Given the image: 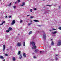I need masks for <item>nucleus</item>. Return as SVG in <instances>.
<instances>
[{"mask_svg":"<svg viewBox=\"0 0 61 61\" xmlns=\"http://www.w3.org/2000/svg\"><path fill=\"white\" fill-rule=\"evenodd\" d=\"M32 54H33V55L35 54V53H32Z\"/></svg>","mask_w":61,"mask_h":61,"instance_id":"obj_41","label":"nucleus"},{"mask_svg":"<svg viewBox=\"0 0 61 61\" xmlns=\"http://www.w3.org/2000/svg\"><path fill=\"white\" fill-rule=\"evenodd\" d=\"M21 51H19L18 52V55H21Z\"/></svg>","mask_w":61,"mask_h":61,"instance_id":"obj_13","label":"nucleus"},{"mask_svg":"<svg viewBox=\"0 0 61 61\" xmlns=\"http://www.w3.org/2000/svg\"><path fill=\"white\" fill-rule=\"evenodd\" d=\"M19 35V34H18V35Z\"/></svg>","mask_w":61,"mask_h":61,"instance_id":"obj_51","label":"nucleus"},{"mask_svg":"<svg viewBox=\"0 0 61 61\" xmlns=\"http://www.w3.org/2000/svg\"><path fill=\"white\" fill-rule=\"evenodd\" d=\"M32 34V31L30 32L29 33V35H30V34Z\"/></svg>","mask_w":61,"mask_h":61,"instance_id":"obj_19","label":"nucleus"},{"mask_svg":"<svg viewBox=\"0 0 61 61\" xmlns=\"http://www.w3.org/2000/svg\"><path fill=\"white\" fill-rule=\"evenodd\" d=\"M52 29L53 30H56L55 29Z\"/></svg>","mask_w":61,"mask_h":61,"instance_id":"obj_32","label":"nucleus"},{"mask_svg":"<svg viewBox=\"0 0 61 61\" xmlns=\"http://www.w3.org/2000/svg\"><path fill=\"white\" fill-rule=\"evenodd\" d=\"M23 46H25V42H23Z\"/></svg>","mask_w":61,"mask_h":61,"instance_id":"obj_21","label":"nucleus"},{"mask_svg":"<svg viewBox=\"0 0 61 61\" xmlns=\"http://www.w3.org/2000/svg\"><path fill=\"white\" fill-rule=\"evenodd\" d=\"M31 44H32L33 47H32V49H35L36 48V46H35V43L34 42H31Z\"/></svg>","mask_w":61,"mask_h":61,"instance_id":"obj_1","label":"nucleus"},{"mask_svg":"<svg viewBox=\"0 0 61 61\" xmlns=\"http://www.w3.org/2000/svg\"><path fill=\"white\" fill-rule=\"evenodd\" d=\"M12 29L10 27L8 30V31H12Z\"/></svg>","mask_w":61,"mask_h":61,"instance_id":"obj_8","label":"nucleus"},{"mask_svg":"<svg viewBox=\"0 0 61 61\" xmlns=\"http://www.w3.org/2000/svg\"><path fill=\"white\" fill-rule=\"evenodd\" d=\"M11 17H11V16H10L9 17V18H11Z\"/></svg>","mask_w":61,"mask_h":61,"instance_id":"obj_35","label":"nucleus"},{"mask_svg":"<svg viewBox=\"0 0 61 61\" xmlns=\"http://www.w3.org/2000/svg\"><path fill=\"white\" fill-rule=\"evenodd\" d=\"M46 6H50V5H47Z\"/></svg>","mask_w":61,"mask_h":61,"instance_id":"obj_36","label":"nucleus"},{"mask_svg":"<svg viewBox=\"0 0 61 61\" xmlns=\"http://www.w3.org/2000/svg\"><path fill=\"white\" fill-rule=\"evenodd\" d=\"M33 18V17L31 16L30 17V18L32 19Z\"/></svg>","mask_w":61,"mask_h":61,"instance_id":"obj_29","label":"nucleus"},{"mask_svg":"<svg viewBox=\"0 0 61 61\" xmlns=\"http://www.w3.org/2000/svg\"><path fill=\"white\" fill-rule=\"evenodd\" d=\"M13 8H14V9H15V8L16 7V6H13Z\"/></svg>","mask_w":61,"mask_h":61,"instance_id":"obj_25","label":"nucleus"},{"mask_svg":"<svg viewBox=\"0 0 61 61\" xmlns=\"http://www.w3.org/2000/svg\"><path fill=\"white\" fill-rule=\"evenodd\" d=\"M5 23V21H3L2 24H0V26H1V25H3L4 23Z\"/></svg>","mask_w":61,"mask_h":61,"instance_id":"obj_17","label":"nucleus"},{"mask_svg":"<svg viewBox=\"0 0 61 61\" xmlns=\"http://www.w3.org/2000/svg\"><path fill=\"white\" fill-rule=\"evenodd\" d=\"M33 10H36V8H34Z\"/></svg>","mask_w":61,"mask_h":61,"instance_id":"obj_26","label":"nucleus"},{"mask_svg":"<svg viewBox=\"0 0 61 61\" xmlns=\"http://www.w3.org/2000/svg\"><path fill=\"white\" fill-rule=\"evenodd\" d=\"M40 53H42V51H40Z\"/></svg>","mask_w":61,"mask_h":61,"instance_id":"obj_39","label":"nucleus"},{"mask_svg":"<svg viewBox=\"0 0 61 61\" xmlns=\"http://www.w3.org/2000/svg\"><path fill=\"white\" fill-rule=\"evenodd\" d=\"M52 33L53 34H56V33H57V32L55 31L54 32H52Z\"/></svg>","mask_w":61,"mask_h":61,"instance_id":"obj_16","label":"nucleus"},{"mask_svg":"<svg viewBox=\"0 0 61 61\" xmlns=\"http://www.w3.org/2000/svg\"><path fill=\"white\" fill-rule=\"evenodd\" d=\"M33 58H36V57H35V56H33Z\"/></svg>","mask_w":61,"mask_h":61,"instance_id":"obj_33","label":"nucleus"},{"mask_svg":"<svg viewBox=\"0 0 61 61\" xmlns=\"http://www.w3.org/2000/svg\"><path fill=\"white\" fill-rule=\"evenodd\" d=\"M7 50H9V49H7Z\"/></svg>","mask_w":61,"mask_h":61,"instance_id":"obj_47","label":"nucleus"},{"mask_svg":"<svg viewBox=\"0 0 61 61\" xmlns=\"http://www.w3.org/2000/svg\"><path fill=\"white\" fill-rule=\"evenodd\" d=\"M15 4H17V2H15Z\"/></svg>","mask_w":61,"mask_h":61,"instance_id":"obj_37","label":"nucleus"},{"mask_svg":"<svg viewBox=\"0 0 61 61\" xmlns=\"http://www.w3.org/2000/svg\"><path fill=\"white\" fill-rule=\"evenodd\" d=\"M33 21L34 22H39V21L36 20H34Z\"/></svg>","mask_w":61,"mask_h":61,"instance_id":"obj_15","label":"nucleus"},{"mask_svg":"<svg viewBox=\"0 0 61 61\" xmlns=\"http://www.w3.org/2000/svg\"><path fill=\"white\" fill-rule=\"evenodd\" d=\"M23 56L24 57H26V55L25 53H24L23 54Z\"/></svg>","mask_w":61,"mask_h":61,"instance_id":"obj_9","label":"nucleus"},{"mask_svg":"<svg viewBox=\"0 0 61 61\" xmlns=\"http://www.w3.org/2000/svg\"><path fill=\"white\" fill-rule=\"evenodd\" d=\"M56 56H57L58 55H56Z\"/></svg>","mask_w":61,"mask_h":61,"instance_id":"obj_45","label":"nucleus"},{"mask_svg":"<svg viewBox=\"0 0 61 61\" xmlns=\"http://www.w3.org/2000/svg\"><path fill=\"white\" fill-rule=\"evenodd\" d=\"M51 45L53 46L54 45V42H53V41H52L51 42Z\"/></svg>","mask_w":61,"mask_h":61,"instance_id":"obj_20","label":"nucleus"},{"mask_svg":"<svg viewBox=\"0 0 61 61\" xmlns=\"http://www.w3.org/2000/svg\"><path fill=\"white\" fill-rule=\"evenodd\" d=\"M17 45L18 46H21V43H17Z\"/></svg>","mask_w":61,"mask_h":61,"instance_id":"obj_4","label":"nucleus"},{"mask_svg":"<svg viewBox=\"0 0 61 61\" xmlns=\"http://www.w3.org/2000/svg\"><path fill=\"white\" fill-rule=\"evenodd\" d=\"M38 51H39V50H38V49H36L35 50V53H37V52H38Z\"/></svg>","mask_w":61,"mask_h":61,"instance_id":"obj_7","label":"nucleus"},{"mask_svg":"<svg viewBox=\"0 0 61 61\" xmlns=\"http://www.w3.org/2000/svg\"><path fill=\"white\" fill-rule=\"evenodd\" d=\"M32 24V23H28V25H31V24Z\"/></svg>","mask_w":61,"mask_h":61,"instance_id":"obj_18","label":"nucleus"},{"mask_svg":"<svg viewBox=\"0 0 61 61\" xmlns=\"http://www.w3.org/2000/svg\"><path fill=\"white\" fill-rule=\"evenodd\" d=\"M20 59H21L22 58V55L21 54H20V56L19 57Z\"/></svg>","mask_w":61,"mask_h":61,"instance_id":"obj_11","label":"nucleus"},{"mask_svg":"<svg viewBox=\"0 0 61 61\" xmlns=\"http://www.w3.org/2000/svg\"><path fill=\"white\" fill-rule=\"evenodd\" d=\"M38 26H39V27H40V25H38Z\"/></svg>","mask_w":61,"mask_h":61,"instance_id":"obj_42","label":"nucleus"},{"mask_svg":"<svg viewBox=\"0 0 61 61\" xmlns=\"http://www.w3.org/2000/svg\"><path fill=\"white\" fill-rule=\"evenodd\" d=\"M20 0H18V3H19V2H20Z\"/></svg>","mask_w":61,"mask_h":61,"instance_id":"obj_31","label":"nucleus"},{"mask_svg":"<svg viewBox=\"0 0 61 61\" xmlns=\"http://www.w3.org/2000/svg\"><path fill=\"white\" fill-rule=\"evenodd\" d=\"M23 22V20H21L20 21V23H22V22Z\"/></svg>","mask_w":61,"mask_h":61,"instance_id":"obj_23","label":"nucleus"},{"mask_svg":"<svg viewBox=\"0 0 61 61\" xmlns=\"http://www.w3.org/2000/svg\"><path fill=\"white\" fill-rule=\"evenodd\" d=\"M45 0H43V1H45Z\"/></svg>","mask_w":61,"mask_h":61,"instance_id":"obj_50","label":"nucleus"},{"mask_svg":"<svg viewBox=\"0 0 61 61\" xmlns=\"http://www.w3.org/2000/svg\"><path fill=\"white\" fill-rule=\"evenodd\" d=\"M3 51L4 52V51H5V45H3Z\"/></svg>","mask_w":61,"mask_h":61,"instance_id":"obj_5","label":"nucleus"},{"mask_svg":"<svg viewBox=\"0 0 61 61\" xmlns=\"http://www.w3.org/2000/svg\"><path fill=\"white\" fill-rule=\"evenodd\" d=\"M7 17V16H6V17H5L6 18V17Z\"/></svg>","mask_w":61,"mask_h":61,"instance_id":"obj_49","label":"nucleus"},{"mask_svg":"<svg viewBox=\"0 0 61 61\" xmlns=\"http://www.w3.org/2000/svg\"><path fill=\"white\" fill-rule=\"evenodd\" d=\"M58 29H60V30H61V27H60L59 28H58Z\"/></svg>","mask_w":61,"mask_h":61,"instance_id":"obj_24","label":"nucleus"},{"mask_svg":"<svg viewBox=\"0 0 61 61\" xmlns=\"http://www.w3.org/2000/svg\"><path fill=\"white\" fill-rule=\"evenodd\" d=\"M30 22H32V20H31Z\"/></svg>","mask_w":61,"mask_h":61,"instance_id":"obj_46","label":"nucleus"},{"mask_svg":"<svg viewBox=\"0 0 61 61\" xmlns=\"http://www.w3.org/2000/svg\"><path fill=\"white\" fill-rule=\"evenodd\" d=\"M32 10H33L32 9H31L30 10V11L31 12H32Z\"/></svg>","mask_w":61,"mask_h":61,"instance_id":"obj_27","label":"nucleus"},{"mask_svg":"<svg viewBox=\"0 0 61 61\" xmlns=\"http://www.w3.org/2000/svg\"><path fill=\"white\" fill-rule=\"evenodd\" d=\"M56 60H58V58H57V57H56Z\"/></svg>","mask_w":61,"mask_h":61,"instance_id":"obj_30","label":"nucleus"},{"mask_svg":"<svg viewBox=\"0 0 61 61\" xmlns=\"http://www.w3.org/2000/svg\"><path fill=\"white\" fill-rule=\"evenodd\" d=\"M0 58L1 59H4V58L2 56H0Z\"/></svg>","mask_w":61,"mask_h":61,"instance_id":"obj_12","label":"nucleus"},{"mask_svg":"<svg viewBox=\"0 0 61 61\" xmlns=\"http://www.w3.org/2000/svg\"><path fill=\"white\" fill-rule=\"evenodd\" d=\"M6 32H7V33H9V31L6 30Z\"/></svg>","mask_w":61,"mask_h":61,"instance_id":"obj_28","label":"nucleus"},{"mask_svg":"<svg viewBox=\"0 0 61 61\" xmlns=\"http://www.w3.org/2000/svg\"><path fill=\"white\" fill-rule=\"evenodd\" d=\"M61 45V41H60L58 42L57 45V46H60Z\"/></svg>","mask_w":61,"mask_h":61,"instance_id":"obj_2","label":"nucleus"},{"mask_svg":"<svg viewBox=\"0 0 61 61\" xmlns=\"http://www.w3.org/2000/svg\"><path fill=\"white\" fill-rule=\"evenodd\" d=\"M10 48H12V46H10Z\"/></svg>","mask_w":61,"mask_h":61,"instance_id":"obj_43","label":"nucleus"},{"mask_svg":"<svg viewBox=\"0 0 61 61\" xmlns=\"http://www.w3.org/2000/svg\"><path fill=\"white\" fill-rule=\"evenodd\" d=\"M43 38L44 39V40H46V34L45 33H44L43 35Z\"/></svg>","mask_w":61,"mask_h":61,"instance_id":"obj_6","label":"nucleus"},{"mask_svg":"<svg viewBox=\"0 0 61 61\" xmlns=\"http://www.w3.org/2000/svg\"><path fill=\"white\" fill-rule=\"evenodd\" d=\"M52 31V30H50V31Z\"/></svg>","mask_w":61,"mask_h":61,"instance_id":"obj_44","label":"nucleus"},{"mask_svg":"<svg viewBox=\"0 0 61 61\" xmlns=\"http://www.w3.org/2000/svg\"><path fill=\"white\" fill-rule=\"evenodd\" d=\"M25 5V3H24V2H23L22 3V5H21V6H24V5Z\"/></svg>","mask_w":61,"mask_h":61,"instance_id":"obj_14","label":"nucleus"},{"mask_svg":"<svg viewBox=\"0 0 61 61\" xmlns=\"http://www.w3.org/2000/svg\"><path fill=\"white\" fill-rule=\"evenodd\" d=\"M3 61H5V59H4L3 60Z\"/></svg>","mask_w":61,"mask_h":61,"instance_id":"obj_40","label":"nucleus"},{"mask_svg":"<svg viewBox=\"0 0 61 61\" xmlns=\"http://www.w3.org/2000/svg\"><path fill=\"white\" fill-rule=\"evenodd\" d=\"M5 56H8V55L7 54H5Z\"/></svg>","mask_w":61,"mask_h":61,"instance_id":"obj_34","label":"nucleus"},{"mask_svg":"<svg viewBox=\"0 0 61 61\" xmlns=\"http://www.w3.org/2000/svg\"><path fill=\"white\" fill-rule=\"evenodd\" d=\"M59 8H60V6H59Z\"/></svg>","mask_w":61,"mask_h":61,"instance_id":"obj_48","label":"nucleus"},{"mask_svg":"<svg viewBox=\"0 0 61 61\" xmlns=\"http://www.w3.org/2000/svg\"><path fill=\"white\" fill-rule=\"evenodd\" d=\"M30 15H27V16H29Z\"/></svg>","mask_w":61,"mask_h":61,"instance_id":"obj_38","label":"nucleus"},{"mask_svg":"<svg viewBox=\"0 0 61 61\" xmlns=\"http://www.w3.org/2000/svg\"><path fill=\"white\" fill-rule=\"evenodd\" d=\"M0 1H1V0H0Z\"/></svg>","mask_w":61,"mask_h":61,"instance_id":"obj_52","label":"nucleus"},{"mask_svg":"<svg viewBox=\"0 0 61 61\" xmlns=\"http://www.w3.org/2000/svg\"><path fill=\"white\" fill-rule=\"evenodd\" d=\"M15 20H13L12 22V23H11V25H14V24H15Z\"/></svg>","mask_w":61,"mask_h":61,"instance_id":"obj_3","label":"nucleus"},{"mask_svg":"<svg viewBox=\"0 0 61 61\" xmlns=\"http://www.w3.org/2000/svg\"><path fill=\"white\" fill-rule=\"evenodd\" d=\"M12 58L13 59V61H15V60H16V59H15V57H13Z\"/></svg>","mask_w":61,"mask_h":61,"instance_id":"obj_10","label":"nucleus"},{"mask_svg":"<svg viewBox=\"0 0 61 61\" xmlns=\"http://www.w3.org/2000/svg\"><path fill=\"white\" fill-rule=\"evenodd\" d=\"M11 4H12V3H10V4H9V5H8V6H10V5H11Z\"/></svg>","mask_w":61,"mask_h":61,"instance_id":"obj_22","label":"nucleus"}]
</instances>
